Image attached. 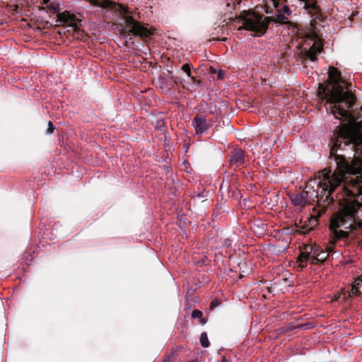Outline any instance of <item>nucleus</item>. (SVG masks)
I'll list each match as a JSON object with an SVG mask.
<instances>
[{
    "instance_id": "nucleus-1",
    "label": "nucleus",
    "mask_w": 362,
    "mask_h": 362,
    "mask_svg": "<svg viewBox=\"0 0 362 362\" xmlns=\"http://www.w3.org/2000/svg\"><path fill=\"white\" fill-rule=\"evenodd\" d=\"M351 84L343 80L334 67H329L325 83H319L318 97L326 111L339 121L331 138L330 157L336 168H325L310 182L313 192L303 191L290 196L296 206H304L309 198L331 203L351 202L354 208L362 205V107H355L356 98Z\"/></svg>"
},
{
    "instance_id": "nucleus-2",
    "label": "nucleus",
    "mask_w": 362,
    "mask_h": 362,
    "mask_svg": "<svg viewBox=\"0 0 362 362\" xmlns=\"http://www.w3.org/2000/svg\"><path fill=\"white\" fill-rule=\"evenodd\" d=\"M362 241V205L357 209L351 202H342L341 209L332 215L329 224V238L325 250L315 243L304 245L298 263L301 268L308 264L325 262L335 247Z\"/></svg>"
},
{
    "instance_id": "nucleus-3",
    "label": "nucleus",
    "mask_w": 362,
    "mask_h": 362,
    "mask_svg": "<svg viewBox=\"0 0 362 362\" xmlns=\"http://www.w3.org/2000/svg\"><path fill=\"white\" fill-rule=\"evenodd\" d=\"M112 9L124 20L125 24L124 29L129 35L143 37H148L153 33L151 30L143 26L139 22L136 21L131 16V12L124 6L114 4Z\"/></svg>"
},
{
    "instance_id": "nucleus-4",
    "label": "nucleus",
    "mask_w": 362,
    "mask_h": 362,
    "mask_svg": "<svg viewBox=\"0 0 362 362\" xmlns=\"http://www.w3.org/2000/svg\"><path fill=\"white\" fill-rule=\"evenodd\" d=\"M57 23L59 26H65L68 28L67 32L72 34H76L80 31L81 21L69 11L59 13L57 16Z\"/></svg>"
},
{
    "instance_id": "nucleus-5",
    "label": "nucleus",
    "mask_w": 362,
    "mask_h": 362,
    "mask_svg": "<svg viewBox=\"0 0 362 362\" xmlns=\"http://www.w3.org/2000/svg\"><path fill=\"white\" fill-rule=\"evenodd\" d=\"M196 134L202 136L208 134L209 129L212 127V121L209 120L205 116L197 114L192 121Z\"/></svg>"
},
{
    "instance_id": "nucleus-6",
    "label": "nucleus",
    "mask_w": 362,
    "mask_h": 362,
    "mask_svg": "<svg viewBox=\"0 0 362 362\" xmlns=\"http://www.w3.org/2000/svg\"><path fill=\"white\" fill-rule=\"evenodd\" d=\"M360 294H362V275L357 278L347 290L344 288L338 298H340L341 296H344V298H346Z\"/></svg>"
},
{
    "instance_id": "nucleus-7",
    "label": "nucleus",
    "mask_w": 362,
    "mask_h": 362,
    "mask_svg": "<svg viewBox=\"0 0 362 362\" xmlns=\"http://www.w3.org/2000/svg\"><path fill=\"white\" fill-rule=\"evenodd\" d=\"M245 153L243 151L238 149L235 151L230 159V164L233 167H239L244 163Z\"/></svg>"
},
{
    "instance_id": "nucleus-8",
    "label": "nucleus",
    "mask_w": 362,
    "mask_h": 362,
    "mask_svg": "<svg viewBox=\"0 0 362 362\" xmlns=\"http://www.w3.org/2000/svg\"><path fill=\"white\" fill-rule=\"evenodd\" d=\"M182 70L187 74V76L192 80V81L194 83H197V79L192 76V74H191V64H185L182 66Z\"/></svg>"
},
{
    "instance_id": "nucleus-9",
    "label": "nucleus",
    "mask_w": 362,
    "mask_h": 362,
    "mask_svg": "<svg viewBox=\"0 0 362 362\" xmlns=\"http://www.w3.org/2000/svg\"><path fill=\"white\" fill-rule=\"evenodd\" d=\"M200 343L203 347H208L209 346L208 336L206 332H203L201 334Z\"/></svg>"
},
{
    "instance_id": "nucleus-10",
    "label": "nucleus",
    "mask_w": 362,
    "mask_h": 362,
    "mask_svg": "<svg viewBox=\"0 0 362 362\" xmlns=\"http://www.w3.org/2000/svg\"><path fill=\"white\" fill-rule=\"evenodd\" d=\"M202 312L199 310H194L192 313V318H202Z\"/></svg>"
},
{
    "instance_id": "nucleus-11",
    "label": "nucleus",
    "mask_w": 362,
    "mask_h": 362,
    "mask_svg": "<svg viewBox=\"0 0 362 362\" xmlns=\"http://www.w3.org/2000/svg\"><path fill=\"white\" fill-rule=\"evenodd\" d=\"M172 78H173V81L175 82V83L180 84L184 88H185V85L183 84L182 79L180 76H173Z\"/></svg>"
},
{
    "instance_id": "nucleus-12",
    "label": "nucleus",
    "mask_w": 362,
    "mask_h": 362,
    "mask_svg": "<svg viewBox=\"0 0 362 362\" xmlns=\"http://www.w3.org/2000/svg\"><path fill=\"white\" fill-rule=\"evenodd\" d=\"M54 129V127L53 126V124L52 122L49 121L48 123L47 132L49 134H52L53 132Z\"/></svg>"
},
{
    "instance_id": "nucleus-13",
    "label": "nucleus",
    "mask_w": 362,
    "mask_h": 362,
    "mask_svg": "<svg viewBox=\"0 0 362 362\" xmlns=\"http://www.w3.org/2000/svg\"><path fill=\"white\" fill-rule=\"evenodd\" d=\"M217 305V303L213 300L211 303V307H214V306H216Z\"/></svg>"
},
{
    "instance_id": "nucleus-14",
    "label": "nucleus",
    "mask_w": 362,
    "mask_h": 362,
    "mask_svg": "<svg viewBox=\"0 0 362 362\" xmlns=\"http://www.w3.org/2000/svg\"><path fill=\"white\" fill-rule=\"evenodd\" d=\"M221 362H227V360L226 358H223Z\"/></svg>"
},
{
    "instance_id": "nucleus-15",
    "label": "nucleus",
    "mask_w": 362,
    "mask_h": 362,
    "mask_svg": "<svg viewBox=\"0 0 362 362\" xmlns=\"http://www.w3.org/2000/svg\"><path fill=\"white\" fill-rule=\"evenodd\" d=\"M48 0H44L45 2H47Z\"/></svg>"
}]
</instances>
